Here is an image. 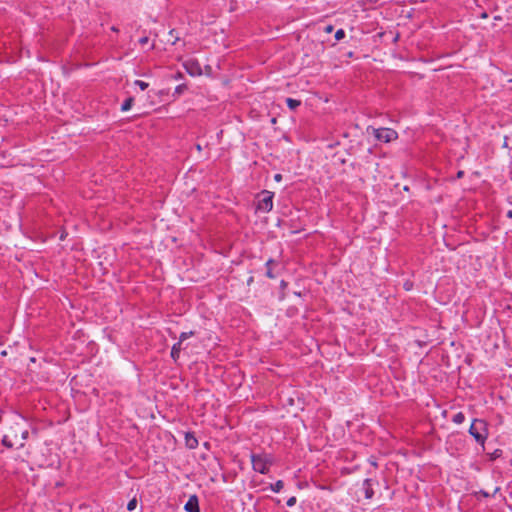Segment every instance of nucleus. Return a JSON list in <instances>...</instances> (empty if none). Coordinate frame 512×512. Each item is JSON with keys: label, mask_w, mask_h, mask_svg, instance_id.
Wrapping results in <instances>:
<instances>
[{"label": "nucleus", "mask_w": 512, "mask_h": 512, "mask_svg": "<svg viewBox=\"0 0 512 512\" xmlns=\"http://www.w3.org/2000/svg\"><path fill=\"white\" fill-rule=\"evenodd\" d=\"M185 511L187 512H200L199 502L196 495L190 496L188 501L184 506Z\"/></svg>", "instance_id": "nucleus-5"}, {"label": "nucleus", "mask_w": 512, "mask_h": 512, "mask_svg": "<svg viewBox=\"0 0 512 512\" xmlns=\"http://www.w3.org/2000/svg\"><path fill=\"white\" fill-rule=\"evenodd\" d=\"M275 265H277V262H276L274 259H272V258L268 259V260L266 261V263H265V266H266V268H267V270H266V276H267L268 278H270V279H275V278H276V276H277V275L273 272V266H275Z\"/></svg>", "instance_id": "nucleus-8"}, {"label": "nucleus", "mask_w": 512, "mask_h": 512, "mask_svg": "<svg viewBox=\"0 0 512 512\" xmlns=\"http://www.w3.org/2000/svg\"><path fill=\"white\" fill-rule=\"evenodd\" d=\"M374 137L383 143H389L398 138V133L391 128H373Z\"/></svg>", "instance_id": "nucleus-3"}, {"label": "nucleus", "mask_w": 512, "mask_h": 512, "mask_svg": "<svg viewBox=\"0 0 512 512\" xmlns=\"http://www.w3.org/2000/svg\"><path fill=\"white\" fill-rule=\"evenodd\" d=\"M469 433L479 444H484L487 438V424L484 420L474 419L469 428Z\"/></svg>", "instance_id": "nucleus-2"}, {"label": "nucleus", "mask_w": 512, "mask_h": 512, "mask_svg": "<svg viewBox=\"0 0 512 512\" xmlns=\"http://www.w3.org/2000/svg\"><path fill=\"white\" fill-rule=\"evenodd\" d=\"M253 282V277H249V279L247 280V284L250 285L251 283Z\"/></svg>", "instance_id": "nucleus-29"}, {"label": "nucleus", "mask_w": 512, "mask_h": 512, "mask_svg": "<svg viewBox=\"0 0 512 512\" xmlns=\"http://www.w3.org/2000/svg\"><path fill=\"white\" fill-rule=\"evenodd\" d=\"M175 32H176V31H175L174 29H172V30H170V31H169V35H170L171 37H173V38H174L173 40H171V44H172V45H175V44H176V42L179 40V37H178V36H174V33H175ZM168 41H170V39H168Z\"/></svg>", "instance_id": "nucleus-20"}, {"label": "nucleus", "mask_w": 512, "mask_h": 512, "mask_svg": "<svg viewBox=\"0 0 512 512\" xmlns=\"http://www.w3.org/2000/svg\"><path fill=\"white\" fill-rule=\"evenodd\" d=\"M22 438H23V439H27V438H28V431H24V432L22 433Z\"/></svg>", "instance_id": "nucleus-27"}, {"label": "nucleus", "mask_w": 512, "mask_h": 512, "mask_svg": "<svg viewBox=\"0 0 512 512\" xmlns=\"http://www.w3.org/2000/svg\"><path fill=\"white\" fill-rule=\"evenodd\" d=\"M186 88H187V87H186V85H184V84L178 85V86L175 88V92H174V93L179 95V94L183 93V92L186 90Z\"/></svg>", "instance_id": "nucleus-21"}, {"label": "nucleus", "mask_w": 512, "mask_h": 512, "mask_svg": "<svg viewBox=\"0 0 512 512\" xmlns=\"http://www.w3.org/2000/svg\"><path fill=\"white\" fill-rule=\"evenodd\" d=\"M363 489L365 493L366 499H371L374 495V490L372 488V480L371 479H365L363 481Z\"/></svg>", "instance_id": "nucleus-7"}, {"label": "nucleus", "mask_w": 512, "mask_h": 512, "mask_svg": "<svg viewBox=\"0 0 512 512\" xmlns=\"http://www.w3.org/2000/svg\"><path fill=\"white\" fill-rule=\"evenodd\" d=\"M464 176V171H458L457 178H462Z\"/></svg>", "instance_id": "nucleus-26"}, {"label": "nucleus", "mask_w": 512, "mask_h": 512, "mask_svg": "<svg viewBox=\"0 0 512 512\" xmlns=\"http://www.w3.org/2000/svg\"><path fill=\"white\" fill-rule=\"evenodd\" d=\"M185 444L188 448L190 449H194L198 446V440L197 438L191 434V433H186L185 435Z\"/></svg>", "instance_id": "nucleus-9"}, {"label": "nucleus", "mask_w": 512, "mask_h": 512, "mask_svg": "<svg viewBox=\"0 0 512 512\" xmlns=\"http://www.w3.org/2000/svg\"><path fill=\"white\" fill-rule=\"evenodd\" d=\"M284 487V483L282 480L276 481L274 484L270 485V488L273 492L278 493L280 492Z\"/></svg>", "instance_id": "nucleus-13"}, {"label": "nucleus", "mask_w": 512, "mask_h": 512, "mask_svg": "<svg viewBox=\"0 0 512 512\" xmlns=\"http://www.w3.org/2000/svg\"><path fill=\"white\" fill-rule=\"evenodd\" d=\"M137 506V500L136 498L131 499L127 504V509L129 511H133Z\"/></svg>", "instance_id": "nucleus-18"}, {"label": "nucleus", "mask_w": 512, "mask_h": 512, "mask_svg": "<svg viewBox=\"0 0 512 512\" xmlns=\"http://www.w3.org/2000/svg\"><path fill=\"white\" fill-rule=\"evenodd\" d=\"M135 85H137L141 90H145L149 86V84L147 82H144L142 80H136Z\"/></svg>", "instance_id": "nucleus-19"}, {"label": "nucleus", "mask_w": 512, "mask_h": 512, "mask_svg": "<svg viewBox=\"0 0 512 512\" xmlns=\"http://www.w3.org/2000/svg\"><path fill=\"white\" fill-rule=\"evenodd\" d=\"M506 216L510 219H512V210H509L507 213H506Z\"/></svg>", "instance_id": "nucleus-28"}, {"label": "nucleus", "mask_w": 512, "mask_h": 512, "mask_svg": "<svg viewBox=\"0 0 512 512\" xmlns=\"http://www.w3.org/2000/svg\"><path fill=\"white\" fill-rule=\"evenodd\" d=\"M148 42H149V38H148L147 36L141 37V38L139 39V43H140L141 45H146Z\"/></svg>", "instance_id": "nucleus-23"}, {"label": "nucleus", "mask_w": 512, "mask_h": 512, "mask_svg": "<svg viewBox=\"0 0 512 512\" xmlns=\"http://www.w3.org/2000/svg\"><path fill=\"white\" fill-rule=\"evenodd\" d=\"M334 30V27L332 25H327L324 27V32L331 33Z\"/></svg>", "instance_id": "nucleus-24"}, {"label": "nucleus", "mask_w": 512, "mask_h": 512, "mask_svg": "<svg viewBox=\"0 0 512 512\" xmlns=\"http://www.w3.org/2000/svg\"><path fill=\"white\" fill-rule=\"evenodd\" d=\"M194 335V332L190 331V332H182L179 336V341L180 343H182L183 341H185L186 339H188L189 337L193 336Z\"/></svg>", "instance_id": "nucleus-15"}, {"label": "nucleus", "mask_w": 512, "mask_h": 512, "mask_svg": "<svg viewBox=\"0 0 512 512\" xmlns=\"http://www.w3.org/2000/svg\"><path fill=\"white\" fill-rule=\"evenodd\" d=\"M286 104L291 110H295L297 107L301 105V101L293 98H287Z\"/></svg>", "instance_id": "nucleus-11"}, {"label": "nucleus", "mask_w": 512, "mask_h": 512, "mask_svg": "<svg viewBox=\"0 0 512 512\" xmlns=\"http://www.w3.org/2000/svg\"><path fill=\"white\" fill-rule=\"evenodd\" d=\"M345 37V31L343 29H338L335 33L336 41H340Z\"/></svg>", "instance_id": "nucleus-17"}, {"label": "nucleus", "mask_w": 512, "mask_h": 512, "mask_svg": "<svg viewBox=\"0 0 512 512\" xmlns=\"http://www.w3.org/2000/svg\"><path fill=\"white\" fill-rule=\"evenodd\" d=\"M196 148H197V150H199V151L202 149V148H201V146H200L199 144L196 146Z\"/></svg>", "instance_id": "nucleus-31"}, {"label": "nucleus", "mask_w": 512, "mask_h": 512, "mask_svg": "<svg viewBox=\"0 0 512 512\" xmlns=\"http://www.w3.org/2000/svg\"><path fill=\"white\" fill-rule=\"evenodd\" d=\"M262 199L258 201L257 210L262 212H269L273 208V196L274 194L270 191L262 192Z\"/></svg>", "instance_id": "nucleus-4"}, {"label": "nucleus", "mask_w": 512, "mask_h": 512, "mask_svg": "<svg viewBox=\"0 0 512 512\" xmlns=\"http://www.w3.org/2000/svg\"><path fill=\"white\" fill-rule=\"evenodd\" d=\"M274 180H275L276 182H280V181L282 180V175H281V174H279V173L275 174V175H274Z\"/></svg>", "instance_id": "nucleus-25"}, {"label": "nucleus", "mask_w": 512, "mask_h": 512, "mask_svg": "<svg viewBox=\"0 0 512 512\" xmlns=\"http://www.w3.org/2000/svg\"><path fill=\"white\" fill-rule=\"evenodd\" d=\"M111 29H112V31H114V32H118V29H117L115 26H113Z\"/></svg>", "instance_id": "nucleus-30"}, {"label": "nucleus", "mask_w": 512, "mask_h": 512, "mask_svg": "<svg viewBox=\"0 0 512 512\" xmlns=\"http://www.w3.org/2000/svg\"><path fill=\"white\" fill-rule=\"evenodd\" d=\"M2 444L7 447V448H12L13 447V442L9 439V437L7 435H5L3 438H2Z\"/></svg>", "instance_id": "nucleus-16"}, {"label": "nucleus", "mask_w": 512, "mask_h": 512, "mask_svg": "<svg viewBox=\"0 0 512 512\" xmlns=\"http://www.w3.org/2000/svg\"><path fill=\"white\" fill-rule=\"evenodd\" d=\"M181 345L182 343L180 342H177L175 343L173 346H172V349H171V357L174 359V360H177L179 358V355H180V351H181Z\"/></svg>", "instance_id": "nucleus-10"}, {"label": "nucleus", "mask_w": 512, "mask_h": 512, "mask_svg": "<svg viewBox=\"0 0 512 512\" xmlns=\"http://www.w3.org/2000/svg\"><path fill=\"white\" fill-rule=\"evenodd\" d=\"M185 67L186 71L192 76L201 75L202 73L201 67L196 61H188Z\"/></svg>", "instance_id": "nucleus-6"}, {"label": "nucleus", "mask_w": 512, "mask_h": 512, "mask_svg": "<svg viewBox=\"0 0 512 512\" xmlns=\"http://www.w3.org/2000/svg\"><path fill=\"white\" fill-rule=\"evenodd\" d=\"M250 459L254 471L261 474H267L269 472L270 466L272 465V459L267 454L251 453Z\"/></svg>", "instance_id": "nucleus-1"}, {"label": "nucleus", "mask_w": 512, "mask_h": 512, "mask_svg": "<svg viewBox=\"0 0 512 512\" xmlns=\"http://www.w3.org/2000/svg\"><path fill=\"white\" fill-rule=\"evenodd\" d=\"M296 497L295 496H292L290 497L288 500H287V506L288 507H293L295 504H296Z\"/></svg>", "instance_id": "nucleus-22"}, {"label": "nucleus", "mask_w": 512, "mask_h": 512, "mask_svg": "<svg viewBox=\"0 0 512 512\" xmlns=\"http://www.w3.org/2000/svg\"><path fill=\"white\" fill-rule=\"evenodd\" d=\"M134 99L132 97L127 98L121 105V111L126 112L131 109Z\"/></svg>", "instance_id": "nucleus-12"}, {"label": "nucleus", "mask_w": 512, "mask_h": 512, "mask_svg": "<svg viewBox=\"0 0 512 512\" xmlns=\"http://www.w3.org/2000/svg\"><path fill=\"white\" fill-rule=\"evenodd\" d=\"M452 421L455 423V424H462L464 421H465V415L463 412H458L456 413L453 418H452Z\"/></svg>", "instance_id": "nucleus-14"}]
</instances>
